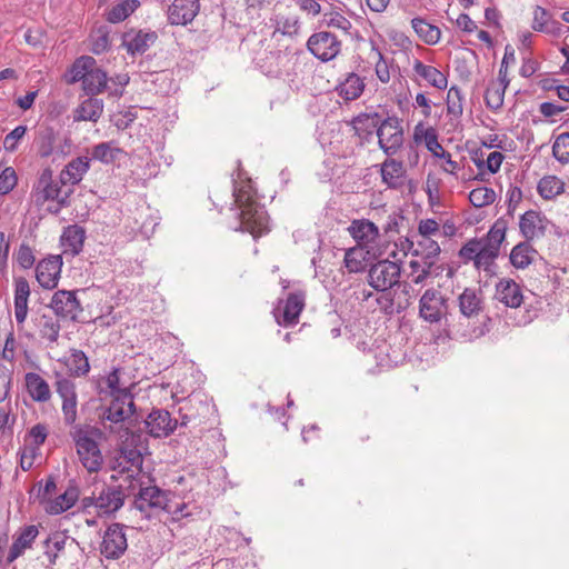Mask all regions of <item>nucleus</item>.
<instances>
[{
    "label": "nucleus",
    "mask_w": 569,
    "mask_h": 569,
    "mask_svg": "<svg viewBox=\"0 0 569 569\" xmlns=\"http://www.w3.org/2000/svg\"><path fill=\"white\" fill-rule=\"evenodd\" d=\"M411 24L418 37L428 44H436L440 40L441 31L421 18H413Z\"/></svg>",
    "instance_id": "58836bf2"
},
{
    "label": "nucleus",
    "mask_w": 569,
    "mask_h": 569,
    "mask_svg": "<svg viewBox=\"0 0 569 569\" xmlns=\"http://www.w3.org/2000/svg\"><path fill=\"white\" fill-rule=\"evenodd\" d=\"M117 456L121 458L122 461L130 463V466L134 468H141L143 462L140 451L136 448L122 447Z\"/></svg>",
    "instance_id": "69168bd1"
},
{
    "label": "nucleus",
    "mask_w": 569,
    "mask_h": 569,
    "mask_svg": "<svg viewBox=\"0 0 569 569\" xmlns=\"http://www.w3.org/2000/svg\"><path fill=\"white\" fill-rule=\"evenodd\" d=\"M30 296L29 282L18 278L14 282V317L18 323L24 322L28 315V299Z\"/></svg>",
    "instance_id": "bb28decb"
},
{
    "label": "nucleus",
    "mask_w": 569,
    "mask_h": 569,
    "mask_svg": "<svg viewBox=\"0 0 569 569\" xmlns=\"http://www.w3.org/2000/svg\"><path fill=\"white\" fill-rule=\"evenodd\" d=\"M102 431L96 427H76L71 432L79 461L89 472H98L103 463V456L97 439Z\"/></svg>",
    "instance_id": "f03ea898"
},
{
    "label": "nucleus",
    "mask_w": 569,
    "mask_h": 569,
    "mask_svg": "<svg viewBox=\"0 0 569 569\" xmlns=\"http://www.w3.org/2000/svg\"><path fill=\"white\" fill-rule=\"evenodd\" d=\"M508 87L490 81L485 93V101L489 109L499 110L503 106L505 92Z\"/></svg>",
    "instance_id": "37998d69"
},
{
    "label": "nucleus",
    "mask_w": 569,
    "mask_h": 569,
    "mask_svg": "<svg viewBox=\"0 0 569 569\" xmlns=\"http://www.w3.org/2000/svg\"><path fill=\"white\" fill-rule=\"evenodd\" d=\"M56 142V134L53 129L44 128L39 131L38 136V152L42 158L52 154Z\"/></svg>",
    "instance_id": "864d4df0"
},
{
    "label": "nucleus",
    "mask_w": 569,
    "mask_h": 569,
    "mask_svg": "<svg viewBox=\"0 0 569 569\" xmlns=\"http://www.w3.org/2000/svg\"><path fill=\"white\" fill-rule=\"evenodd\" d=\"M107 387L112 398L133 399L131 388L133 382L124 379V371L121 368L113 369L106 379Z\"/></svg>",
    "instance_id": "a878e982"
},
{
    "label": "nucleus",
    "mask_w": 569,
    "mask_h": 569,
    "mask_svg": "<svg viewBox=\"0 0 569 569\" xmlns=\"http://www.w3.org/2000/svg\"><path fill=\"white\" fill-rule=\"evenodd\" d=\"M496 200V192L488 187L476 188L469 193V201L476 208H482L493 203Z\"/></svg>",
    "instance_id": "3c124183"
},
{
    "label": "nucleus",
    "mask_w": 569,
    "mask_h": 569,
    "mask_svg": "<svg viewBox=\"0 0 569 569\" xmlns=\"http://www.w3.org/2000/svg\"><path fill=\"white\" fill-rule=\"evenodd\" d=\"M90 168V159L87 157H78L72 159L60 172V183L78 184Z\"/></svg>",
    "instance_id": "393cba45"
},
{
    "label": "nucleus",
    "mask_w": 569,
    "mask_h": 569,
    "mask_svg": "<svg viewBox=\"0 0 569 569\" xmlns=\"http://www.w3.org/2000/svg\"><path fill=\"white\" fill-rule=\"evenodd\" d=\"M462 92L461 89L453 86L448 90L447 93V112L448 114L460 118L463 112V106H462Z\"/></svg>",
    "instance_id": "603ef678"
},
{
    "label": "nucleus",
    "mask_w": 569,
    "mask_h": 569,
    "mask_svg": "<svg viewBox=\"0 0 569 569\" xmlns=\"http://www.w3.org/2000/svg\"><path fill=\"white\" fill-rule=\"evenodd\" d=\"M412 68L415 72L437 89H445L448 84L446 76L433 66L422 63L416 59Z\"/></svg>",
    "instance_id": "2f4dec72"
},
{
    "label": "nucleus",
    "mask_w": 569,
    "mask_h": 569,
    "mask_svg": "<svg viewBox=\"0 0 569 569\" xmlns=\"http://www.w3.org/2000/svg\"><path fill=\"white\" fill-rule=\"evenodd\" d=\"M448 313L445 296L436 289H427L419 300V315L429 323H438Z\"/></svg>",
    "instance_id": "6e6552de"
},
{
    "label": "nucleus",
    "mask_w": 569,
    "mask_h": 569,
    "mask_svg": "<svg viewBox=\"0 0 569 569\" xmlns=\"http://www.w3.org/2000/svg\"><path fill=\"white\" fill-rule=\"evenodd\" d=\"M553 157L562 164L569 163V132L560 133L552 144Z\"/></svg>",
    "instance_id": "6e6d98bb"
},
{
    "label": "nucleus",
    "mask_w": 569,
    "mask_h": 569,
    "mask_svg": "<svg viewBox=\"0 0 569 569\" xmlns=\"http://www.w3.org/2000/svg\"><path fill=\"white\" fill-rule=\"evenodd\" d=\"M24 380L27 390L34 401L46 402L50 399V387L40 375L28 372Z\"/></svg>",
    "instance_id": "7c9ffc66"
},
{
    "label": "nucleus",
    "mask_w": 569,
    "mask_h": 569,
    "mask_svg": "<svg viewBox=\"0 0 569 569\" xmlns=\"http://www.w3.org/2000/svg\"><path fill=\"white\" fill-rule=\"evenodd\" d=\"M126 493L120 486H103L98 495L83 499L86 507H93L99 516H110L124 503Z\"/></svg>",
    "instance_id": "423d86ee"
},
{
    "label": "nucleus",
    "mask_w": 569,
    "mask_h": 569,
    "mask_svg": "<svg viewBox=\"0 0 569 569\" xmlns=\"http://www.w3.org/2000/svg\"><path fill=\"white\" fill-rule=\"evenodd\" d=\"M365 248L353 247L346 251L343 263L349 272H361L366 268Z\"/></svg>",
    "instance_id": "79ce46f5"
},
{
    "label": "nucleus",
    "mask_w": 569,
    "mask_h": 569,
    "mask_svg": "<svg viewBox=\"0 0 569 569\" xmlns=\"http://www.w3.org/2000/svg\"><path fill=\"white\" fill-rule=\"evenodd\" d=\"M537 190L541 198L552 200L565 191V182L556 176H545L539 180Z\"/></svg>",
    "instance_id": "c9c22d12"
},
{
    "label": "nucleus",
    "mask_w": 569,
    "mask_h": 569,
    "mask_svg": "<svg viewBox=\"0 0 569 569\" xmlns=\"http://www.w3.org/2000/svg\"><path fill=\"white\" fill-rule=\"evenodd\" d=\"M308 50L322 62L333 60L341 51V41L331 32L320 31L309 37Z\"/></svg>",
    "instance_id": "1a4fd4ad"
},
{
    "label": "nucleus",
    "mask_w": 569,
    "mask_h": 569,
    "mask_svg": "<svg viewBox=\"0 0 569 569\" xmlns=\"http://www.w3.org/2000/svg\"><path fill=\"white\" fill-rule=\"evenodd\" d=\"M550 222L538 211L528 210L519 220V229L527 241L543 237Z\"/></svg>",
    "instance_id": "f8f14e48"
},
{
    "label": "nucleus",
    "mask_w": 569,
    "mask_h": 569,
    "mask_svg": "<svg viewBox=\"0 0 569 569\" xmlns=\"http://www.w3.org/2000/svg\"><path fill=\"white\" fill-rule=\"evenodd\" d=\"M168 505L169 506L166 507L163 511L170 516V519L172 521H179L191 515L189 511H187L188 505L184 502L170 499Z\"/></svg>",
    "instance_id": "680f3d73"
},
{
    "label": "nucleus",
    "mask_w": 569,
    "mask_h": 569,
    "mask_svg": "<svg viewBox=\"0 0 569 569\" xmlns=\"http://www.w3.org/2000/svg\"><path fill=\"white\" fill-rule=\"evenodd\" d=\"M506 238V226L505 222L497 221L491 229L488 231L485 238H481V243L491 247L500 252V246Z\"/></svg>",
    "instance_id": "8fccbe9b"
},
{
    "label": "nucleus",
    "mask_w": 569,
    "mask_h": 569,
    "mask_svg": "<svg viewBox=\"0 0 569 569\" xmlns=\"http://www.w3.org/2000/svg\"><path fill=\"white\" fill-rule=\"evenodd\" d=\"M418 247L422 250V259L429 261H432V259L440 253V247L438 242L431 238H422V240L418 242Z\"/></svg>",
    "instance_id": "338daca9"
},
{
    "label": "nucleus",
    "mask_w": 569,
    "mask_h": 569,
    "mask_svg": "<svg viewBox=\"0 0 569 569\" xmlns=\"http://www.w3.org/2000/svg\"><path fill=\"white\" fill-rule=\"evenodd\" d=\"M460 313L468 318H477L485 307L483 292L479 288H466L458 297Z\"/></svg>",
    "instance_id": "dca6fc26"
},
{
    "label": "nucleus",
    "mask_w": 569,
    "mask_h": 569,
    "mask_svg": "<svg viewBox=\"0 0 569 569\" xmlns=\"http://www.w3.org/2000/svg\"><path fill=\"white\" fill-rule=\"evenodd\" d=\"M499 251L496 249L488 247L481 243L479 254L477 257L475 268L478 270L490 271L491 267L495 263V260L498 258Z\"/></svg>",
    "instance_id": "5fc2aeb1"
},
{
    "label": "nucleus",
    "mask_w": 569,
    "mask_h": 569,
    "mask_svg": "<svg viewBox=\"0 0 569 569\" xmlns=\"http://www.w3.org/2000/svg\"><path fill=\"white\" fill-rule=\"evenodd\" d=\"M97 64L96 60L89 56L78 58L70 69V82H78L84 80L87 74Z\"/></svg>",
    "instance_id": "a18cd8bd"
},
{
    "label": "nucleus",
    "mask_w": 569,
    "mask_h": 569,
    "mask_svg": "<svg viewBox=\"0 0 569 569\" xmlns=\"http://www.w3.org/2000/svg\"><path fill=\"white\" fill-rule=\"evenodd\" d=\"M37 326L42 339L50 343L57 342L60 333V323L52 316L42 315L37 319Z\"/></svg>",
    "instance_id": "a19ab883"
},
{
    "label": "nucleus",
    "mask_w": 569,
    "mask_h": 569,
    "mask_svg": "<svg viewBox=\"0 0 569 569\" xmlns=\"http://www.w3.org/2000/svg\"><path fill=\"white\" fill-rule=\"evenodd\" d=\"M381 120L378 112H363L351 120V126L356 136L361 140H369L375 132L377 133Z\"/></svg>",
    "instance_id": "5701e85b"
},
{
    "label": "nucleus",
    "mask_w": 569,
    "mask_h": 569,
    "mask_svg": "<svg viewBox=\"0 0 569 569\" xmlns=\"http://www.w3.org/2000/svg\"><path fill=\"white\" fill-rule=\"evenodd\" d=\"M433 266V261H429L423 259L422 261L412 259L409 261L410 272L408 273V278L411 283L417 286H423L428 278L431 274V267Z\"/></svg>",
    "instance_id": "ea45409f"
},
{
    "label": "nucleus",
    "mask_w": 569,
    "mask_h": 569,
    "mask_svg": "<svg viewBox=\"0 0 569 569\" xmlns=\"http://www.w3.org/2000/svg\"><path fill=\"white\" fill-rule=\"evenodd\" d=\"M380 174L382 183L390 189H398L403 186L406 169L402 161L388 157L380 164Z\"/></svg>",
    "instance_id": "412c9836"
},
{
    "label": "nucleus",
    "mask_w": 569,
    "mask_h": 569,
    "mask_svg": "<svg viewBox=\"0 0 569 569\" xmlns=\"http://www.w3.org/2000/svg\"><path fill=\"white\" fill-rule=\"evenodd\" d=\"M481 247L480 239H472L469 240L466 244L462 246V248L459 251L460 258L465 261H472L473 264L476 263L477 257L479 254V250Z\"/></svg>",
    "instance_id": "e2e57ef3"
},
{
    "label": "nucleus",
    "mask_w": 569,
    "mask_h": 569,
    "mask_svg": "<svg viewBox=\"0 0 569 569\" xmlns=\"http://www.w3.org/2000/svg\"><path fill=\"white\" fill-rule=\"evenodd\" d=\"M91 51L100 54L110 47L109 32L104 28H99L90 34Z\"/></svg>",
    "instance_id": "13d9d810"
},
{
    "label": "nucleus",
    "mask_w": 569,
    "mask_h": 569,
    "mask_svg": "<svg viewBox=\"0 0 569 569\" xmlns=\"http://www.w3.org/2000/svg\"><path fill=\"white\" fill-rule=\"evenodd\" d=\"M427 138L428 142L426 148L428 151H430L433 157L445 160V164L442 166L443 171L450 174H456L460 169V164L456 160H452L451 154L443 149L441 143L438 141V134L430 131Z\"/></svg>",
    "instance_id": "c85d7f7f"
},
{
    "label": "nucleus",
    "mask_w": 569,
    "mask_h": 569,
    "mask_svg": "<svg viewBox=\"0 0 569 569\" xmlns=\"http://www.w3.org/2000/svg\"><path fill=\"white\" fill-rule=\"evenodd\" d=\"M68 367L70 371L77 376H86L90 370V365L86 353L81 350L73 349L68 359Z\"/></svg>",
    "instance_id": "09e8293b"
},
{
    "label": "nucleus",
    "mask_w": 569,
    "mask_h": 569,
    "mask_svg": "<svg viewBox=\"0 0 569 569\" xmlns=\"http://www.w3.org/2000/svg\"><path fill=\"white\" fill-rule=\"evenodd\" d=\"M83 241L84 230L77 224L67 227L61 236L63 252L72 256L78 254L82 250Z\"/></svg>",
    "instance_id": "c756f323"
},
{
    "label": "nucleus",
    "mask_w": 569,
    "mask_h": 569,
    "mask_svg": "<svg viewBox=\"0 0 569 569\" xmlns=\"http://www.w3.org/2000/svg\"><path fill=\"white\" fill-rule=\"evenodd\" d=\"M325 18L327 27L339 29L345 33H349L352 27L351 22L345 16L337 11L326 13Z\"/></svg>",
    "instance_id": "052dcab7"
},
{
    "label": "nucleus",
    "mask_w": 569,
    "mask_h": 569,
    "mask_svg": "<svg viewBox=\"0 0 569 569\" xmlns=\"http://www.w3.org/2000/svg\"><path fill=\"white\" fill-rule=\"evenodd\" d=\"M133 413V399L112 398L111 403L102 409L99 418L104 430L117 435L119 439L127 440L131 435L130 428Z\"/></svg>",
    "instance_id": "7ed1b4c3"
},
{
    "label": "nucleus",
    "mask_w": 569,
    "mask_h": 569,
    "mask_svg": "<svg viewBox=\"0 0 569 569\" xmlns=\"http://www.w3.org/2000/svg\"><path fill=\"white\" fill-rule=\"evenodd\" d=\"M306 295L302 291L291 292L284 300L281 317L276 316L280 326L289 327L298 322L299 316L305 308Z\"/></svg>",
    "instance_id": "6ab92c4d"
},
{
    "label": "nucleus",
    "mask_w": 569,
    "mask_h": 569,
    "mask_svg": "<svg viewBox=\"0 0 569 569\" xmlns=\"http://www.w3.org/2000/svg\"><path fill=\"white\" fill-rule=\"evenodd\" d=\"M46 556L49 559V562L51 565L56 563V560L58 558V552L61 551L64 548L66 545V538L61 537L60 535H53L52 537H49L46 541Z\"/></svg>",
    "instance_id": "bf43d9fd"
},
{
    "label": "nucleus",
    "mask_w": 569,
    "mask_h": 569,
    "mask_svg": "<svg viewBox=\"0 0 569 569\" xmlns=\"http://www.w3.org/2000/svg\"><path fill=\"white\" fill-rule=\"evenodd\" d=\"M537 251L528 242H521L513 247L510 253V262L517 269L527 268L533 260Z\"/></svg>",
    "instance_id": "4c0bfd02"
},
{
    "label": "nucleus",
    "mask_w": 569,
    "mask_h": 569,
    "mask_svg": "<svg viewBox=\"0 0 569 569\" xmlns=\"http://www.w3.org/2000/svg\"><path fill=\"white\" fill-rule=\"evenodd\" d=\"M400 276V264L386 259L373 263L369 268L367 281L376 291L387 292L399 283Z\"/></svg>",
    "instance_id": "39448f33"
},
{
    "label": "nucleus",
    "mask_w": 569,
    "mask_h": 569,
    "mask_svg": "<svg viewBox=\"0 0 569 569\" xmlns=\"http://www.w3.org/2000/svg\"><path fill=\"white\" fill-rule=\"evenodd\" d=\"M103 112V101L98 98L90 97L83 100L73 112L74 121H92L97 122Z\"/></svg>",
    "instance_id": "cd10ccee"
},
{
    "label": "nucleus",
    "mask_w": 569,
    "mask_h": 569,
    "mask_svg": "<svg viewBox=\"0 0 569 569\" xmlns=\"http://www.w3.org/2000/svg\"><path fill=\"white\" fill-rule=\"evenodd\" d=\"M50 308L53 312L63 319L76 320L82 312V307L74 291L58 290L53 293Z\"/></svg>",
    "instance_id": "9b49d317"
},
{
    "label": "nucleus",
    "mask_w": 569,
    "mask_h": 569,
    "mask_svg": "<svg viewBox=\"0 0 569 569\" xmlns=\"http://www.w3.org/2000/svg\"><path fill=\"white\" fill-rule=\"evenodd\" d=\"M496 299L509 308H518L523 301L520 286L512 279H501L496 284Z\"/></svg>",
    "instance_id": "aec40b11"
},
{
    "label": "nucleus",
    "mask_w": 569,
    "mask_h": 569,
    "mask_svg": "<svg viewBox=\"0 0 569 569\" xmlns=\"http://www.w3.org/2000/svg\"><path fill=\"white\" fill-rule=\"evenodd\" d=\"M339 96L347 101L358 99L363 90L365 82L357 73H349L346 79L337 87Z\"/></svg>",
    "instance_id": "473e14b6"
},
{
    "label": "nucleus",
    "mask_w": 569,
    "mask_h": 569,
    "mask_svg": "<svg viewBox=\"0 0 569 569\" xmlns=\"http://www.w3.org/2000/svg\"><path fill=\"white\" fill-rule=\"evenodd\" d=\"M112 468L113 470L118 471L119 476L112 475L111 478L113 480H119L121 477H123L124 480L129 481V488L131 490H134L136 483L144 478V475L141 472V468L131 467L130 463H126L118 456L114 458V465Z\"/></svg>",
    "instance_id": "72a5a7b5"
},
{
    "label": "nucleus",
    "mask_w": 569,
    "mask_h": 569,
    "mask_svg": "<svg viewBox=\"0 0 569 569\" xmlns=\"http://www.w3.org/2000/svg\"><path fill=\"white\" fill-rule=\"evenodd\" d=\"M233 197L234 203L241 210L239 214L240 226L237 230L247 231L253 238L268 232L269 218L264 207L254 201L243 188L234 190Z\"/></svg>",
    "instance_id": "f257e3e1"
},
{
    "label": "nucleus",
    "mask_w": 569,
    "mask_h": 569,
    "mask_svg": "<svg viewBox=\"0 0 569 569\" xmlns=\"http://www.w3.org/2000/svg\"><path fill=\"white\" fill-rule=\"evenodd\" d=\"M17 184V174L13 168H6L0 174V194L9 193Z\"/></svg>",
    "instance_id": "0e129e2a"
},
{
    "label": "nucleus",
    "mask_w": 569,
    "mask_h": 569,
    "mask_svg": "<svg viewBox=\"0 0 569 569\" xmlns=\"http://www.w3.org/2000/svg\"><path fill=\"white\" fill-rule=\"evenodd\" d=\"M76 502V496L70 492L60 495L56 500L48 503L46 510L50 515H60L63 511L70 509Z\"/></svg>",
    "instance_id": "4d7b16f0"
},
{
    "label": "nucleus",
    "mask_w": 569,
    "mask_h": 569,
    "mask_svg": "<svg viewBox=\"0 0 569 569\" xmlns=\"http://www.w3.org/2000/svg\"><path fill=\"white\" fill-rule=\"evenodd\" d=\"M348 232L361 248L376 243L380 236L379 228L368 219L353 220L348 227Z\"/></svg>",
    "instance_id": "f3484780"
},
{
    "label": "nucleus",
    "mask_w": 569,
    "mask_h": 569,
    "mask_svg": "<svg viewBox=\"0 0 569 569\" xmlns=\"http://www.w3.org/2000/svg\"><path fill=\"white\" fill-rule=\"evenodd\" d=\"M27 128L24 126L16 127L11 132H9L3 141L4 149L7 151H14L17 149L18 142L26 134Z\"/></svg>",
    "instance_id": "774afa93"
},
{
    "label": "nucleus",
    "mask_w": 569,
    "mask_h": 569,
    "mask_svg": "<svg viewBox=\"0 0 569 569\" xmlns=\"http://www.w3.org/2000/svg\"><path fill=\"white\" fill-rule=\"evenodd\" d=\"M127 547L128 543L123 532V526L120 523L109 526L100 546L101 555L108 559H118L124 553Z\"/></svg>",
    "instance_id": "9d476101"
},
{
    "label": "nucleus",
    "mask_w": 569,
    "mask_h": 569,
    "mask_svg": "<svg viewBox=\"0 0 569 569\" xmlns=\"http://www.w3.org/2000/svg\"><path fill=\"white\" fill-rule=\"evenodd\" d=\"M144 422L147 432L154 438L168 437L177 427V421L167 410L151 411Z\"/></svg>",
    "instance_id": "2eb2a0df"
},
{
    "label": "nucleus",
    "mask_w": 569,
    "mask_h": 569,
    "mask_svg": "<svg viewBox=\"0 0 569 569\" xmlns=\"http://www.w3.org/2000/svg\"><path fill=\"white\" fill-rule=\"evenodd\" d=\"M143 485V479L136 483V489H139L134 500L136 508L141 512L163 511L169 506V493L157 486Z\"/></svg>",
    "instance_id": "0eeeda50"
},
{
    "label": "nucleus",
    "mask_w": 569,
    "mask_h": 569,
    "mask_svg": "<svg viewBox=\"0 0 569 569\" xmlns=\"http://www.w3.org/2000/svg\"><path fill=\"white\" fill-rule=\"evenodd\" d=\"M157 39L158 34L154 31L130 30L123 34L122 46L132 56L142 54Z\"/></svg>",
    "instance_id": "a211bd4d"
},
{
    "label": "nucleus",
    "mask_w": 569,
    "mask_h": 569,
    "mask_svg": "<svg viewBox=\"0 0 569 569\" xmlns=\"http://www.w3.org/2000/svg\"><path fill=\"white\" fill-rule=\"evenodd\" d=\"M139 4L140 2L138 0H124L121 3H118L108 12V21L112 23L123 21L139 7Z\"/></svg>",
    "instance_id": "de8ad7c7"
},
{
    "label": "nucleus",
    "mask_w": 569,
    "mask_h": 569,
    "mask_svg": "<svg viewBox=\"0 0 569 569\" xmlns=\"http://www.w3.org/2000/svg\"><path fill=\"white\" fill-rule=\"evenodd\" d=\"M200 10L196 0H174L168 8V20L174 26H186L193 21Z\"/></svg>",
    "instance_id": "4468645a"
},
{
    "label": "nucleus",
    "mask_w": 569,
    "mask_h": 569,
    "mask_svg": "<svg viewBox=\"0 0 569 569\" xmlns=\"http://www.w3.org/2000/svg\"><path fill=\"white\" fill-rule=\"evenodd\" d=\"M505 159V156L499 151H492L488 154L487 159H475V164L479 169V173L477 176V179L485 181L483 177V168H486L490 173H497L501 167V163Z\"/></svg>",
    "instance_id": "c03bdc74"
},
{
    "label": "nucleus",
    "mask_w": 569,
    "mask_h": 569,
    "mask_svg": "<svg viewBox=\"0 0 569 569\" xmlns=\"http://www.w3.org/2000/svg\"><path fill=\"white\" fill-rule=\"evenodd\" d=\"M62 267L60 256H52L41 260L36 268V277L39 284L44 289H53L58 284Z\"/></svg>",
    "instance_id": "ddd939ff"
},
{
    "label": "nucleus",
    "mask_w": 569,
    "mask_h": 569,
    "mask_svg": "<svg viewBox=\"0 0 569 569\" xmlns=\"http://www.w3.org/2000/svg\"><path fill=\"white\" fill-rule=\"evenodd\" d=\"M60 184V181L53 180V172L50 168L43 169L36 186L37 200L42 203L48 200H57L61 191Z\"/></svg>",
    "instance_id": "4be33fe9"
},
{
    "label": "nucleus",
    "mask_w": 569,
    "mask_h": 569,
    "mask_svg": "<svg viewBox=\"0 0 569 569\" xmlns=\"http://www.w3.org/2000/svg\"><path fill=\"white\" fill-rule=\"evenodd\" d=\"M108 77L107 73L97 68V64L87 74L82 82L83 90L91 96L101 93L107 87Z\"/></svg>",
    "instance_id": "e433bc0d"
},
{
    "label": "nucleus",
    "mask_w": 569,
    "mask_h": 569,
    "mask_svg": "<svg viewBox=\"0 0 569 569\" xmlns=\"http://www.w3.org/2000/svg\"><path fill=\"white\" fill-rule=\"evenodd\" d=\"M377 138L379 148L387 157L397 154L405 141L402 120L397 116L382 119L377 130Z\"/></svg>",
    "instance_id": "20e7f679"
},
{
    "label": "nucleus",
    "mask_w": 569,
    "mask_h": 569,
    "mask_svg": "<svg viewBox=\"0 0 569 569\" xmlns=\"http://www.w3.org/2000/svg\"><path fill=\"white\" fill-rule=\"evenodd\" d=\"M39 535L38 527L30 525L24 527L17 536L9 550L7 562L11 563L18 559L27 549L31 548Z\"/></svg>",
    "instance_id": "b1692460"
},
{
    "label": "nucleus",
    "mask_w": 569,
    "mask_h": 569,
    "mask_svg": "<svg viewBox=\"0 0 569 569\" xmlns=\"http://www.w3.org/2000/svg\"><path fill=\"white\" fill-rule=\"evenodd\" d=\"M274 31L273 34L280 33L282 36L293 37L298 34L300 26L299 18L293 13L278 12L273 18Z\"/></svg>",
    "instance_id": "f704fd0d"
},
{
    "label": "nucleus",
    "mask_w": 569,
    "mask_h": 569,
    "mask_svg": "<svg viewBox=\"0 0 569 569\" xmlns=\"http://www.w3.org/2000/svg\"><path fill=\"white\" fill-rule=\"evenodd\" d=\"M121 152V149L116 147L114 143L110 141L96 144L92 148L91 156L94 160L101 161L103 163H111Z\"/></svg>",
    "instance_id": "49530a36"
}]
</instances>
